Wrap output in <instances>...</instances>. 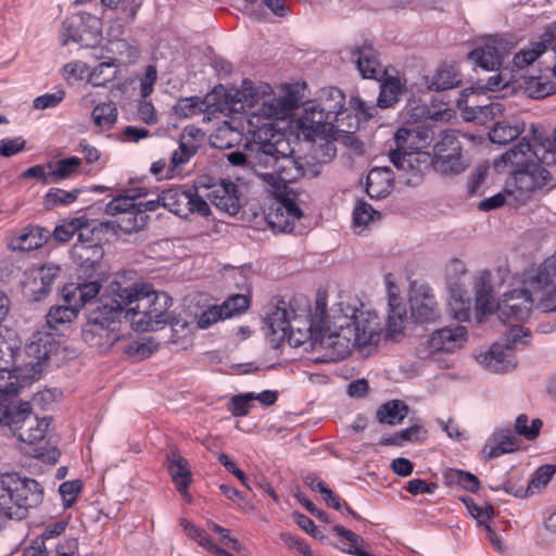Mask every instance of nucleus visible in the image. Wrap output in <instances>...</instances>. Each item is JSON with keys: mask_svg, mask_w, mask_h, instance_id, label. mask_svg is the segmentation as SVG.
I'll use <instances>...</instances> for the list:
<instances>
[{"mask_svg": "<svg viewBox=\"0 0 556 556\" xmlns=\"http://www.w3.org/2000/svg\"><path fill=\"white\" fill-rule=\"evenodd\" d=\"M379 218L380 213L374 210L370 204L363 200L356 202L353 210V224L356 228L363 229Z\"/></svg>", "mask_w": 556, "mask_h": 556, "instance_id": "49", "label": "nucleus"}, {"mask_svg": "<svg viewBox=\"0 0 556 556\" xmlns=\"http://www.w3.org/2000/svg\"><path fill=\"white\" fill-rule=\"evenodd\" d=\"M450 314L453 318L465 321L470 317V308L471 302L469 299H464L463 296H452V300L448 302Z\"/></svg>", "mask_w": 556, "mask_h": 556, "instance_id": "60", "label": "nucleus"}, {"mask_svg": "<svg viewBox=\"0 0 556 556\" xmlns=\"http://www.w3.org/2000/svg\"><path fill=\"white\" fill-rule=\"evenodd\" d=\"M148 219L147 214L134 208L117 219V227L125 233L137 232L146 227Z\"/></svg>", "mask_w": 556, "mask_h": 556, "instance_id": "48", "label": "nucleus"}, {"mask_svg": "<svg viewBox=\"0 0 556 556\" xmlns=\"http://www.w3.org/2000/svg\"><path fill=\"white\" fill-rule=\"evenodd\" d=\"M409 319L416 324L435 323L441 308L433 290L427 285H414L409 290Z\"/></svg>", "mask_w": 556, "mask_h": 556, "instance_id": "16", "label": "nucleus"}, {"mask_svg": "<svg viewBox=\"0 0 556 556\" xmlns=\"http://www.w3.org/2000/svg\"><path fill=\"white\" fill-rule=\"evenodd\" d=\"M162 206L179 217L187 218L190 214L208 216V203L194 189L170 188L161 192Z\"/></svg>", "mask_w": 556, "mask_h": 556, "instance_id": "13", "label": "nucleus"}, {"mask_svg": "<svg viewBox=\"0 0 556 556\" xmlns=\"http://www.w3.org/2000/svg\"><path fill=\"white\" fill-rule=\"evenodd\" d=\"M13 382L4 389L0 388L1 393H5L0 399V425L10 427L20 441L31 446L27 451L28 454L43 462L55 463L60 456V452L54 447H48L45 441L50 419H38L31 415L30 404L23 402L16 405L8 395L16 393L17 389L13 388Z\"/></svg>", "mask_w": 556, "mask_h": 556, "instance_id": "3", "label": "nucleus"}, {"mask_svg": "<svg viewBox=\"0 0 556 556\" xmlns=\"http://www.w3.org/2000/svg\"><path fill=\"white\" fill-rule=\"evenodd\" d=\"M117 109L113 102L98 104L91 113V118L94 125L102 130L113 128L117 121Z\"/></svg>", "mask_w": 556, "mask_h": 556, "instance_id": "42", "label": "nucleus"}, {"mask_svg": "<svg viewBox=\"0 0 556 556\" xmlns=\"http://www.w3.org/2000/svg\"><path fill=\"white\" fill-rule=\"evenodd\" d=\"M101 35L100 20L93 14L78 12L67 17L62 26V43L68 41L88 47L89 39L97 40Z\"/></svg>", "mask_w": 556, "mask_h": 556, "instance_id": "15", "label": "nucleus"}, {"mask_svg": "<svg viewBox=\"0 0 556 556\" xmlns=\"http://www.w3.org/2000/svg\"><path fill=\"white\" fill-rule=\"evenodd\" d=\"M545 164L536 162L526 168L510 172L505 181V193L515 202L523 203L535 191L545 187L552 179Z\"/></svg>", "mask_w": 556, "mask_h": 556, "instance_id": "10", "label": "nucleus"}, {"mask_svg": "<svg viewBox=\"0 0 556 556\" xmlns=\"http://www.w3.org/2000/svg\"><path fill=\"white\" fill-rule=\"evenodd\" d=\"M425 84L429 90L443 91L457 87L460 76L453 65L443 64L432 76L425 77Z\"/></svg>", "mask_w": 556, "mask_h": 556, "instance_id": "36", "label": "nucleus"}, {"mask_svg": "<svg viewBox=\"0 0 556 556\" xmlns=\"http://www.w3.org/2000/svg\"><path fill=\"white\" fill-rule=\"evenodd\" d=\"M4 378L17 381V340L0 333V380Z\"/></svg>", "mask_w": 556, "mask_h": 556, "instance_id": "33", "label": "nucleus"}, {"mask_svg": "<svg viewBox=\"0 0 556 556\" xmlns=\"http://www.w3.org/2000/svg\"><path fill=\"white\" fill-rule=\"evenodd\" d=\"M469 58L482 68L494 71L502 65L503 51L493 41L471 51Z\"/></svg>", "mask_w": 556, "mask_h": 556, "instance_id": "38", "label": "nucleus"}, {"mask_svg": "<svg viewBox=\"0 0 556 556\" xmlns=\"http://www.w3.org/2000/svg\"><path fill=\"white\" fill-rule=\"evenodd\" d=\"M551 68L547 66L545 70H539L536 73L521 74L519 87L523 89L525 93L532 99H543L552 94L555 90V84L549 80L547 73Z\"/></svg>", "mask_w": 556, "mask_h": 556, "instance_id": "26", "label": "nucleus"}, {"mask_svg": "<svg viewBox=\"0 0 556 556\" xmlns=\"http://www.w3.org/2000/svg\"><path fill=\"white\" fill-rule=\"evenodd\" d=\"M321 111H325L329 117L328 121H333L338 129L343 125L344 103L345 97L342 90L337 87H329L321 91L318 100H316Z\"/></svg>", "mask_w": 556, "mask_h": 556, "instance_id": "29", "label": "nucleus"}, {"mask_svg": "<svg viewBox=\"0 0 556 556\" xmlns=\"http://www.w3.org/2000/svg\"><path fill=\"white\" fill-rule=\"evenodd\" d=\"M98 318V316H93L87 320L81 336L84 341L90 346L103 350L112 346L117 341L119 338L117 333L119 327H106L104 324H99Z\"/></svg>", "mask_w": 556, "mask_h": 556, "instance_id": "22", "label": "nucleus"}, {"mask_svg": "<svg viewBox=\"0 0 556 556\" xmlns=\"http://www.w3.org/2000/svg\"><path fill=\"white\" fill-rule=\"evenodd\" d=\"M206 198L219 211L236 215L240 210V195L236 184L222 181L207 189Z\"/></svg>", "mask_w": 556, "mask_h": 556, "instance_id": "20", "label": "nucleus"}, {"mask_svg": "<svg viewBox=\"0 0 556 556\" xmlns=\"http://www.w3.org/2000/svg\"><path fill=\"white\" fill-rule=\"evenodd\" d=\"M513 343L508 340V334H506V344L503 345L501 343H494L491 348L480 353L477 356L479 364H481L485 369L493 372H504L515 366L514 356H513Z\"/></svg>", "mask_w": 556, "mask_h": 556, "instance_id": "19", "label": "nucleus"}, {"mask_svg": "<svg viewBox=\"0 0 556 556\" xmlns=\"http://www.w3.org/2000/svg\"><path fill=\"white\" fill-rule=\"evenodd\" d=\"M100 289L101 285L98 281L67 285L63 290L66 304L53 306L47 314L49 327L58 329L60 325L72 323L79 309L99 294Z\"/></svg>", "mask_w": 556, "mask_h": 556, "instance_id": "9", "label": "nucleus"}, {"mask_svg": "<svg viewBox=\"0 0 556 556\" xmlns=\"http://www.w3.org/2000/svg\"><path fill=\"white\" fill-rule=\"evenodd\" d=\"M203 139V132L195 127H187L184 129L178 148L173 152L170 157V172L189 162L197 153L200 141Z\"/></svg>", "mask_w": 556, "mask_h": 556, "instance_id": "25", "label": "nucleus"}, {"mask_svg": "<svg viewBox=\"0 0 556 556\" xmlns=\"http://www.w3.org/2000/svg\"><path fill=\"white\" fill-rule=\"evenodd\" d=\"M536 162L543 164L542 157L536 154V141L530 143L523 139L494 161V167L497 172L507 170L509 174L515 169L526 168Z\"/></svg>", "mask_w": 556, "mask_h": 556, "instance_id": "18", "label": "nucleus"}, {"mask_svg": "<svg viewBox=\"0 0 556 556\" xmlns=\"http://www.w3.org/2000/svg\"><path fill=\"white\" fill-rule=\"evenodd\" d=\"M314 317L323 345L332 349L340 358L346 357L353 348L377 344L383 333L376 313L358 309L344 302L333 305L327 314L325 301L317 299Z\"/></svg>", "mask_w": 556, "mask_h": 556, "instance_id": "2", "label": "nucleus"}, {"mask_svg": "<svg viewBox=\"0 0 556 556\" xmlns=\"http://www.w3.org/2000/svg\"><path fill=\"white\" fill-rule=\"evenodd\" d=\"M124 311L126 312L123 298H101L99 304L88 313V319L98 316L99 324L119 327Z\"/></svg>", "mask_w": 556, "mask_h": 556, "instance_id": "27", "label": "nucleus"}, {"mask_svg": "<svg viewBox=\"0 0 556 556\" xmlns=\"http://www.w3.org/2000/svg\"><path fill=\"white\" fill-rule=\"evenodd\" d=\"M179 117L188 118L204 111V102L199 97L184 98L177 101L173 108Z\"/></svg>", "mask_w": 556, "mask_h": 556, "instance_id": "51", "label": "nucleus"}, {"mask_svg": "<svg viewBox=\"0 0 556 556\" xmlns=\"http://www.w3.org/2000/svg\"><path fill=\"white\" fill-rule=\"evenodd\" d=\"M468 331L464 326H446L432 331L417 346V354L426 358L435 353L453 354L465 348Z\"/></svg>", "mask_w": 556, "mask_h": 556, "instance_id": "11", "label": "nucleus"}, {"mask_svg": "<svg viewBox=\"0 0 556 556\" xmlns=\"http://www.w3.org/2000/svg\"><path fill=\"white\" fill-rule=\"evenodd\" d=\"M451 477L457 484L469 492L473 493L479 490V479L471 472L457 469L452 471Z\"/></svg>", "mask_w": 556, "mask_h": 556, "instance_id": "64", "label": "nucleus"}, {"mask_svg": "<svg viewBox=\"0 0 556 556\" xmlns=\"http://www.w3.org/2000/svg\"><path fill=\"white\" fill-rule=\"evenodd\" d=\"M250 299L244 294L230 295L223 304L224 314L227 318L240 314L249 308Z\"/></svg>", "mask_w": 556, "mask_h": 556, "instance_id": "58", "label": "nucleus"}, {"mask_svg": "<svg viewBox=\"0 0 556 556\" xmlns=\"http://www.w3.org/2000/svg\"><path fill=\"white\" fill-rule=\"evenodd\" d=\"M168 472L182 497L190 502L191 495L188 488L192 481V473L188 460L177 451L172 450L167 454Z\"/></svg>", "mask_w": 556, "mask_h": 556, "instance_id": "24", "label": "nucleus"}, {"mask_svg": "<svg viewBox=\"0 0 556 556\" xmlns=\"http://www.w3.org/2000/svg\"><path fill=\"white\" fill-rule=\"evenodd\" d=\"M81 164V160L77 156H71L51 162L48 164L49 178L51 184H58L64 179H67L78 172Z\"/></svg>", "mask_w": 556, "mask_h": 556, "instance_id": "41", "label": "nucleus"}, {"mask_svg": "<svg viewBox=\"0 0 556 556\" xmlns=\"http://www.w3.org/2000/svg\"><path fill=\"white\" fill-rule=\"evenodd\" d=\"M528 424V416L525 414L519 415L515 421V431L527 440H534L540 433L542 421L541 419L535 418L531 420L530 426Z\"/></svg>", "mask_w": 556, "mask_h": 556, "instance_id": "54", "label": "nucleus"}, {"mask_svg": "<svg viewBox=\"0 0 556 556\" xmlns=\"http://www.w3.org/2000/svg\"><path fill=\"white\" fill-rule=\"evenodd\" d=\"M518 448L517 439L509 430L495 431L483 446L482 454L485 459H492Z\"/></svg>", "mask_w": 556, "mask_h": 556, "instance_id": "32", "label": "nucleus"}, {"mask_svg": "<svg viewBox=\"0 0 556 556\" xmlns=\"http://www.w3.org/2000/svg\"><path fill=\"white\" fill-rule=\"evenodd\" d=\"M433 135L429 126L400 128L394 135L395 148L390 151V161L397 169L421 172L430 162V153L422 150L430 146Z\"/></svg>", "mask_w": 556, "mask_h": 556, "instance_id": "6", "label": "nucleus"}, {"mask_svg": "<svg viewBox=\"0 0 556 556\" xmlns=\"http://www.w3.org/2000/svg\"><path fill=\"white\" fill-rule=\"evenodd\" d=\"M76 233L77 242L83 240L86 236L92 235V229L89 227L87 218L77 217L56 226L53 231V237L59 242H67Z\"/></svg>", "mask_w": 556, "mask_h": 556, "instance_id": "37", "label": "nucleus"}, {"mask_svg": "<svg viewBox=\"0 0 556 556\" xmlns=\"http://www.w3.org/2000/svg\"><path fill=\"white\" fill-rule=\"evenodd\" d=\"M117 296L123 298L126 317H130L137 331H155L168 321L172 299L165 292H156L148 285H136L121 289Z\"/></svg>", "mask_w": 556, "mask_h": 556, "instance_id": "4", "label": "nucleus"}, {"mask_svg": "<svg viewBox=\"0 0 556 556\" xmlns=\"http://www.w3.org/2000/svg\"><path fill=\"white\" fill-rule=\"evenodd\" d=\"M377 104L363 100L358 94H354L350 99V109L355 112L359 118L369 119L377 113Z\"/></svg>", "mask_w": 556, "mask_h": 556, "instance_id": "59", "label": "nucleus"}, {"mask_svg": "<svg viewBox=\"0 0 556 556\" xmlns=\"http://www.w3.org/2000/svg\"><path fill=\"white\" fill-rule=\"evenodd\" d=\"M59 348L55 337L48 332L35 333L22 350L17 346V382L23 384L37 379Z\"/></svg>", "mask_w": 556, "mask_h": 556, "instance_id": "8", "label": "nucleus"}, {"mask_svg": "<svg viewBox=\"0 0 556 556\" xmlns=\"http://www.w3.org/2000/svg\"><path fill=\"white\" fill-rule=\"evenodd\" d=\"M116 58H108L106 61L101 62L90 70L89 81L93 86H104L106 83L112 81L116 77Z\"/></svg>", "mask_w": 556, "mask_h": 556, "instance_id": "43", "label": "nucleus"}, {"mask_svg": "<svg viewBox=\"0 0 556 556\" xmlns=\"http://www.w3.org/2000/svg\"><path fill=\"white\" fill-rule=\"evenodd\" d=\"M408 319L409 316H407L406 307L405 305L402 304L401 298L393 293L392 291H390L389 315L386 328V336L388 338H394L395 336L401 334Z\"/></svg>", "mask_w": 556, "mask_h": 556, "instance_id": "34", "label": "nucleus"}, {"mask_svg": "<svg viewBox=\"0 0 556 556\" xmlns=\"http://www.w3.org/2000/svg\"><path fill=\"white\" fill-rule=\"evenodd\" d=\"M111 52L118 55L116 63H134L139 58V49L126 40H117L111 43Z\"/></svg>", "mask_w": 556, "mask_h": 556, "instance_id": "53", "label": "nucleus"}, {"mask_svg": "<svg viewBox=\"0 0 556 556\" xmlns=\"http://www.w3.org/2000/svg\"><path fill=\"white\" fill-rule=\"evenodd\" d=\"M536 154L546 166L556 165V129L551 138L536 140Z\"/></svg>", "mask_w": 556, "mask_h": 556, "instance_id": "55", "label": "nucleus"}, {"mask_svg": "<svg viewBox=\"0 0 556 556\" xmlns=\"http://www.w3.org/2000/svg\"><path fill=\"white\" fill-rule=\"evenodd\" d=\"M301 320L295 318L294 312H289L286 308H276L275 312L268 317V332L267 338L273 348H279L283 342L289 345H300L306 339V332L302 331L300 327L295 329V324Z\"/></svg>", "mask_w": 556, "mask_h": 556, "instance_id": "14", "label": "nucleus"}, {"mask_svg": "<svg viewBox=\"0 0 556 556\" xmlns=\"http://www.w3.org/2000/svg\"><path fill=\"white\" fill-rule=\"evenodd\" d=\"M142 195L141 192L129 191L126 194L118 195L110 201L105 206V213L118 218L136 208V199Z\"/></svg>", "mask_w": 556, "mask_h": 556, "instance_id": "45", "label": "nucleus"}, {"mask_svg": "<svg viewBox=\"0 0 556 556\" xmlns=\"http://www.w3.org/2000/svg\"><path fill=\"white\" fill-rule=\"evenodd\" d=\"M328 117L329 115L321 111L316 101H307L304 103L303 114L299 123L304 130H312L315 134L329 137L333 135L338 127L333 121H328Z\"/></svg>", "mask_w": 556, "mask_h": 556, "instance_id": "21", "label": "nucleus"}, {"mask_svg": "<svg viewBox=\"0 0 556 556\" xmlns=\"http://www.w3.org/2000/svg\"><path fill=\"white\" fill-rule=\"evenodd\" d=\"M0 482L4 492L0 495V518L23 520L43 500V488L35 479L4 472Z\"/></svg>", "mask_w": 556, "mask_h": 556, "instance_id": "5", "label": "nucleus"}, {"mask_svg": "<svg viewBox=\"0 0 556 556\" xmlns=\"http://www.w3.org/2000/svg\"><path fill=\"white\" fill-rule=\"evenodd\" d=\"M137 118L147 125H155L159 122L156 110L148 98H142L138 104Z\"/></svg>", "mask_w": 556, "mask_h": 556, "instance_id": "62", "label": "nucleus"}, {"mask_svg": "<svg viewBox=\"0 0 556 556\" xmlns=\"http://www.w3.org/2000/svg\"><path fill=\"white\" fill-rule=\"evenodd\" d=\"M46 241V236L38 227L27 228L12 241V248L21 251H31L40 248Z\"/></svg>", "mask_w": 556, "mask_h": 556, "instance_id": "44", "label": "nucleus"}, {"mask_svg": "<svg viewBox=\"0 0 556 556\" xmlns=\"http://www.w3.org/2000/svg\"><path fill=\"white\" fill-rule=\"evenodd\" d=\"M232 98L235 110L250 111L249 125L254 129H249L252 135L249 166L264 182L281 191L288 184L318 174L316 165L292 156L289 142L282 132L274 129L270 122L274 118H288L299 106L301 99L295 92L288 91L285 96L275 97L268 84L255 86L244 79Z\"/></svg>", "mask_w": 556, "mask_h": 556, "instance_id": "1", "label": "nucleus"}, {"mask_svg": "<svg viewBox=\"0 0 556 556\" xmlns=\"http://www.w3.org/2000/svg\"><path fill=\"white\" fill-rule=\"evenodd\" d=\"M444 114L445 112L441 111L432 112L425 104L418 103L417 101H413L406 106V117L412 123L424 119L439 121Z\"/></svg>", "mask_w": 556, "mask_h": 556, "instance_id": "50", "label": "nucleus"}, {"mask_svg": "<svg viewBox=\"0 0 556 556\" xmlns=\"http://www.w3.org/2000/svg\"><path fill=\"white\" fill-rule=\"evenodd\" d=\"M504 112V105L501 102L491 101L486 104H478L469 106L465 111V117L468 121L478 119L482 122L484 118H495Z\"/></svg>", "mask_w": 556, "mask_h": 556, "instance_id": "47", "label": "nucleus"}, {"mask_svg": "<svg viewBox=\"0 0 556 556\" xmlns=\"http://www.w3.org/2000/svg\"><path fill=\"white\" fill-rule=\"evenodd\" d=\"M302 216L303 212L296 203L290 198H283L277 212L269 215V224L282 232H290L293 230V223Z\"/></svg>", "mask_w": 556, "mask_h": 556, "instance_id": "30", "label": "nucleus"}, {"mask_svg": "<svg viewBox=\"0 0 556 556\" xmlns=\"http://www.w3.org/2000/svg\"><path fill=\"white\" fill-rule=\"evenodd\" d=\"M92 235L76 242L72 249V257L76 264L86 269L94 268L103 256V248L93 242Z\"/></svg>", "mask_w": 556, "mask_h": 556, "instance_id": "28", "label": "nucleus"}, {"mask_svg": "<svg viewBox=\"0 0 556 556\" xmlns=\"http://www.w3.org/2000/svg\"><path fill=\"white\" fill-rule=\"evenodd\" d=\"M433 168L441 174H460L468 164L462 154V144L454 131L442 132L433 147L430 162Z\"/></svg>", "mask_w": 556, "mask_h": 556, "instance_id": "12", "label": "nucleus"}, {"mask_svg": "<svg viewBox=\"0 0 556 556\" xmlns=\"http://www.w3.org/2000/svg\"><path fill=\"white\" fill-rule=\"evenodd\" d=\"M393 188V173L390 168H372L366 179V192L371 199H383Z\"/></svg>", "mask_w": 556, "mask_h": 556, "instance_id": "31", "label": "nucleus"}, {"mask_svg": "<svg viewBox=\"0 0 556 556\" xmlns=\"http://www.w3.org/2000/svg\"><path fill=\"white\" fill-rule=\"evenodd\" d=\"M521 129L518 126H511L505 123H496L491 129L489 137L494 143L506 144L516 139L520 134Z\"/></svg>", "mask_w": 556, "mask_h": 556, "instance_id": "52", "label": "nucleus"}, {"mask_svg": "<svg viewBox=\"0 0 556 556\" xmlns=\"http://www.w3.org/2000/svg\"><path fill=\"white\" fill-rule=\"evenodd\" d=\"M464 504L466 505L469 514L480 523L485 527L486 522L491 520L494 516V508L490 504H485L483 506H479L475 503V501L470 497L462 498Z\"/></svg>", "mask_w": 556, "mask_h": 556, "instance_id": "56", "label": "nucleus"}, {"mask_svg": "<svg viewBox=\"0 0 556 556\" xmlns=\"http://www.w3.org/2000/svg\"><path fill=\"white\" fill-rule=\"evenodd\" d=\"M405 86L399 78L390 77L387 78L380 85V92L377 98V105L381 109L392 108L399 102L401 94L403 93Z\"/></svg>", "mask_w": 556, "mask_h": 556, "instance_id": "40", "label": "nucleus"}, {"mask_svg": "<svg viewBox=\"0 0 556 556\" xmlns=\"http://www.w3.org/2000/svg\"><path fill=\"white\" fill-rule=\"evenodd\" d=\"M546 45L542 41L529 43L517 52L513 59L511 72L516 79L521 74L536 73L539 70V59L546 52Z\"/></svg>", "mask_w": 556, "mask_h": 556, "instance_id": "23", "label": "nucleus"}, {"mask_svg": "<svg viewBox=\"0 0 556 556\" xmlns=\"http://www.w3.org/2000/svg\"><path fill=\"white\" fill-rule=\"evenodd\" d=\"M353 58L362 77L376 79L382 72L377 52L371 46H363L353 52Z\"/></svg>", "mask_w": 556, "mask_h": 556, "instance_id": "35", "label": "nucleus"}, {"mask_svg": "<svg viewBox=\"0 0 556 556\" xmlns=\"http://www.w3.org/2000/svg\"><path fill=\"white\" fill-rule=\"evenodd\" d=\"M80 192V189L66 191L60 188H51L43 198V205L47 210H54L58 206L70 205L77 200Z\"/></svg>", "mask_w": 556, "mask_h": 556, "instance_id": "46", "label": "nucleus"}, {"mask_svg": "<svg viewBox=\"0 0 556 556\" xmlns=\"http://www.w3.org/2000/svg\"><path fill=\"white\" fill-rule=\"evenodd\" d=\"M81 485L80 480L66 481L60 485L59 492L65 507H71L74 504L80 493Z\"/></svg>", "mask_w": 556, "mask_h": 556, "instance_id": "61", "label": "nucleus"}, {"mask_svg": "<svg viewBox=\"0 0 556 556\" xmlns=\"http://www.w3.org/2000/svg\"><path fill=\"white\" fill-rule=\"evenodd\" d=\"M255 399L254 392H249L231 397L230 412L233 416L241 417L249 414L251 401Z\"/></svg>", "mask_w": 556, "mask_h": 556, "instance_id": "63", "label": "nucleus"}, {"mask_svg": "<svg viewBox=\"0 0 556 556\" xmlns=\"http://www.w3.org/2000/svg\"><path fill=\"white\" fill-rule=\"evenodd\" d=\"M535 307L543 312H556V275L538 267L526 280Z\"/></svg>", "mask_w": 556, "mask_h": 556, "instance_id": "17", "label": "nucleus"}, {"mask_svg": "<svg viewBox=\"0 0 556 556\" xmlns=\"http://www.w3.org/2000/svg\"><path fill=\"white\" fill-rule=\"evenodd\" d=\"M555 472L556 468L552 465H545L538 468L528 484V491L530 493H534L535 491L546 486Z\"/></svg>", "mask_w": 556, "mask_h": 556, "instance_id": "57", "label": "nucleus"}, {"mask_svg": "<svg viewBox=\"0 0 556 556\" xmlns=\"http://www.w3.org/2000/svg\"><path fill=\"white\" fill-rule=\"evenodd\" d=\"M533 306L535 304L528 286L525 289H515L505 293L498 302L497 316L503 324L509 327L506 334L510 342H528L527 338L530 337V331L519 324L528 319Z\"/></svg>", "mask_w": 556, "mask_h": 556, "instance_id": "7", "label": "nucleus"}, {"mask_svg": "<svg viewBox=\"0 0 556 556\" xmlns=\"http://www.w3.org/2000/svg\"><path fill=\"white\" fill-rule=\"evenodd\" d=\"M409 413V407L401 400H391L382 404L376 417L380 424L397 425L401 424Z\"/></svg>", "mask_w": 556, "mask_h": 556, "instance_id": "39", "label": "nucleus"}]
</instances>
